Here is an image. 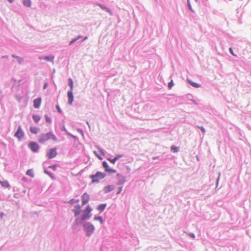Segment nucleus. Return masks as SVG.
Here are the masks:
<instances>
[{
  "mask_svg": "<svg viewBox=\"0 0 251 251\" xmlns=\"http://www.w3.org/2000/svg\"><path fill=\"white\" fill-rule=\"evenodd\" d=\"M50 139L56 141L57 138L52 133L48 132L41 134L39 136L38 141L40 143H44Z\"/></svg>",
  "mask_w": 251,
  "mask_h": 251,
  "instance_id": "nucleus-1",
  "label": "nucleus"
},
{
  "mask_svg": "<svg viewBox=\"0 0 251 251\" xmlns=\"http://www.w3.org/2000/svg\"><path fill=\"white\" fill-rule=\"evenodd\" d=\"M105 176V174L100 172H98L95 175L90 176V177L92 179V182H99L100 180L103 179Z\"/></svg>",
  "mask_w": 251,
  "mask_h": 251,
  "instance_id": "nucleus-2",
  "label": "nucleus"
},
{
  "mask_svg": "<svg viewBox=\"0 0 251 251\" xmlns=\"http://www.w3.org/2000/svg\"><path fill=\"white\" fill-rule=\"evenodd\" d=\"M92 211V208L90 205H87L85 209L83 211V213L81 215V222L82 221L88 219L91 217V212Z\"/></svg>",
  "mask_w": 251,
  "mask_h": 251,
  "instance_id": "nucleus-3",
  "label": "nucleus"
},
{
  "mask_svg": "<svg viewBox=\"0 0 251 251\" xmlns=\"http://www.w3.org/2000/svg\"><path fill=\"white\" fill-rule=\"evenodd\" d=\"M84 230L87 236H90L94 232L95 227L89 223H87L83 225Z\"/></svg>",
  "mask_w": 251,
  "mask_h": 251,
  "instance_id": "nucleus-4",
  "label": "nucleus"
},
{
  "mask_svg": "<svg viewBox=\"0 0 251 251\" xmlns=\"http://www.w3.org/2000/svg\"><path fill=\"white\" fill-rule=\"evenodd\" d=\"M28 147L33 152H36L39 149V145L38 144L34 142H31L28 144Z\"/></svg>",
  "mask_w": 251,
  "mask_h": 251,
  "instance_id": "nucleus-5",
  "label": "nucleus"
},
{
  "mask_svg": "<svg viewBox=\"0 0 251 251\" xmlns=\"http://www.w3.org/2000/svg\"><path fill=\"white\" fill-rule=\"evenodd\" d=\"M57 155L56 150L55 148L50 149L47 153V156L49 158H52Z\"/></svg>",
  "mask_w": 251,
  "mask_h": 251,
  "instance_id": "nucleus-6",
  "label": "nucleus"
},
{
  "mask_svg": "<svg viewBox=\"0 0 251 251\" xmlns=\"http://www.w3.org/2000/svg\"><path fill=\"white\" fill-rule=\"evenodd\" d=\"M90 196L86 193H84L81 196L82 205L83 206L86 204L89 201Z\"/></svg>",
  "mask_w": 251,
  "mask_h": 251,
  "instance_id": "nucleus-7",
  "label": "nucleus"
},
{
  "mask_svg": "<svg viewBox=\"0 0 251 251\" xmlns=\"http://www.w3.org/2000/svg\"><path fill=\"white\" fill-rule=\"evenodd\" d=\"M24 136V133L21 128V126H19L18 130L14 135V136L21 140Z\"/></svg>",
  "mask_w": 251,
  "mask_h": 251,
  "instance_id": "nucleus-8",
  "label": "nucleus"
},
{
  "mask_svg": "<svg viewBox=\"0 0 251 251\" xmlns=\"http://www.w3.org/2000/svg\"><path fill=\"white\" fill-rule=\"evenodd\" d=\"M67 96H68V103L70 105H71L72 104L73 100H74L73 91H68Z\"/></svg>",
  "mask_w": 251,
  "mask_h": 251,
  "instance_id": "nucleus-9",
  "label": "nucleus"
},
{
  "mask_svg": "<svg viewBox=\"0 0 251 251\" xmlns=\"http://www.w3.org/2000/svg\"><path fill=\"white\" fill-rule=\"evenodd\" d=\"M41 98H37L33 100V106L35 108H39L41 103Z\"/></svg>",
  "mask_w": 251,
  "mask_h": 251,
  "instance_id": "nucleus-10",
  "label": "nucleus"
},
{
  "mask_svg": "<svg viewBox=\"0 0 251 251\" xmlns=\"http://www.w3.org/2000/svg\"><path fill=\"white\" fill-rule=\"evenodd\" d=\"M30 131L32 134H36L39 131V128L35 126H31L30 127Z\"/></svg>",
  "mask_w": 251,
  "mask_h": 251,
  "instance_id": "nucleus-11",
  "label": "nucleus"
},
{
  "mask_svg": "<svg viewBox=\"0 0 251 251\" xmlns=\"http://www.w3.org/2000/svg\"><path fill=\"white\" fill-rule=\"evenodd\" d=\"M102 165H103V167L105 168L106 171L109 172H115L114 170H113L111 169L108 168V165L106 162L103 161L102 162Z\"/></svg>",
  "mask_w": 251,
  "mask_h": 251,
  "instance_id": "nucleus-12",
  "label": "nucleus"
},
{
  "mask_svg": "<svg viewBox=\"0 0 251 251\" xmlns=\"http://www.w3.org/2000/svg\"><path fill=\"white\" fill-rule=\"evenodd\" d=\"M122 156L121 155H117L116 156H115L114 158H108V160H109L111 163L114 164L115 162L118 159L119 157H122Z\"/></svg>",
  "mask_w": 251,
  "mask_h": 251,
  "instance_id": "nucleus-13",
  "label": "nucleus"
},
{
  "mask_svg": "<svg viewBox=\"0 0 251 251\" xmlns=\"http://www.w3.org/2000/svg\"><path fill=\"white\" fill-rule=\"evenodd\" d=\"M113 189V187L112 186L108 185V186H105L103 190L105 193H108V192H110Z\"/></svg>",
  "mask_w": 251,
  "mask_h": 251,
  "instance_id": "nucleus-14",
  "label": "nucleus"
},
{
  "mask_svg": "<svg viewBox=\"0 0 251 251\" xmlns=\"http://www.w3.org/2000/svg\"><path fill=\"white\" fill-rule=\"evenodd\" d=\"M32 118H33L34 121L36 123H38L41 119V118L39 116L36 115H33L32 116Z\"/></svg>",
  "mask_w": 251,
  "mask_h": 251,
  "instance_id": "nucleus-15",
  "label": "nucleus"
},
{
  "mask_svg": "<svg viewBox=\"0 0 251 251\" xmlns=\"http://www.w3.org/2000/svg\"><path fill=\"white\" fill-rule=\"evenodd\" d=\"M189 83L193 87H195V88H198L199 87H200V85L197 83H195V82H192L191 80H188Z\"/></svg>",
  "mask_w": 251,
  "mask_h": 251,
  "instance_id": "nucleus-16",
  "label": "nucleus"
},
{
  "mask_svg": "<svg viewBox=\"0 0 251 251\" xmlns=\"http://www.w3.org/2000/svg\"><path fill=\"white\" fill-rule=\"evenodd\" d=\"M73 211L74 213L75 216L77 217L80 214V209H79V208L78 207V209H74L73 210Z\"/></svg>",
  "mask_w": 251,
  "mask_h": 251,
  "instance_id": "nucleus-17",
  "label": "nucleus"
},
{
  "mask_svg": "<svg viewBox=\"0 0 251 251\" xmlns=\"http://www.w3.org/2000/svg\"><path fill=\"white\" fill-rule=\"evenodd\" d=\"M68 81H69V85L70 86V88H71L70 91H73V87H74L73 79L71 78H69Z\"/></svg>",
  "mask_w": 251,
  "mask_h": 251,
  "instance_id": "nucleus-18",
  "label": "nucleus"
},
{
  "mask_svg": "<svg viewBox=\"0 0 251 251\" xmlns=\"http://www.w3.org/2000/svg\"><path fill=\"white\" fill-rule=\"evenodd\" d=\"M26 174L32 177L34 176L33 171L32 169H29L26 171Z\"/></svg>",
  "mask_w": 251,
  "mask_h": 251,
  "instance_id": "nucleus-19",
  "label": "nucleus"
},
{
  "mask_svg": "<svg viewBox=\"0 0 251 251\" xmlns=\"http://www.w3.org/2000/svg\"><path fill=\"white\" fill-rule=\"evenodd\" d=\"M23 3L24 5L27 7H30L31 5V2L30 0H24Z\"/></svg>",
  "mask_w": 251,
  "mask_h": 251,
  "instance_id": "nucleus-20",
  "label": "nucleus"
},
{
  "mask_svg": "<svg viewBox=\"0 0 251 251\" xmlns=\"http://www.w3.org/2000/svg\"><path fill=\"white\" fill-rule=\"evenodd\" d=\"M0 184L2 186L4 187H8L9 186V184L8 182L6 181H1L0 180Z\"/></svg>",
  "mask_w": 251,
  "mask_h": 251,
  "instance_id": "nucleus-21",
  "label": "nucleus"
},
{
  "mask_svg": "<svg viewBox=\"0 0 251 251\" xmlns=\"http://www.w3.org/2000/svg\"><path fill=\"white\" fill-rule=\"evenodd\" d=\"M105 207H106L105 204H102L99 206V207H98V209L100 211H102L105 209Z\"/></svg>",
  "mask_w": 251,
  "mask_h": 251,
  "instance_id": "nucleus-22",
  "label": "nucleus"
},
{
  "mask_svg": "<svg viewBox=\"0 0 251 251\" xmlns=\"http://www.w3.org/2000/svg\"><path fill=\"white\" fill-rule=\"evenodd\" d=\"M98 5L99 6H100L101 9L105 10L107 12H109L110 11L108 8L106 7L105 6H104L100 4H98Z\"/></svg>",
  "mask_w": 251,
  "mask_h": 251,
  "instance_id": "nucleus-23",
  "label": "nucleus"
},
{
  "mask_svg": "<svg viewBox=\"0 0 251 251\" xmlns=\"http://www.w3.org/2000/svg\"><path fill=\"white\" fill-rule=\"evenodd\" d=\"M171 151L176 152L178 151V148L176 147L172 146L171 148Z\"/></svg>",
  "mask_w": 251,
  "mask_h": 251,
  "instance_id": "nucleus-24",
  "label": "nucleus"
},
{
  "mask_svg": "<svg viewBox=\"0 0 251 251\" xmlns=\"http://www.w3.org/2000/svg\"><path fill=\"white\" fill-rule=\"evenodd\" d=\"M53 58H54V57L53 56H50V57H45L44 58V59H46L48 61H53Z\"/></svg>",
  "mask_w": 251,
  "mask_h": 251,
  "instance_id": "nucleus-25",
  "label": "nucleus"
},
{
  "mask_svg": "<svg viewBox=\"0 0 251 251\" xmlns=\"http://www.w3.org/2000/svg\"><path fill=\"white\" fill-rule=\"evenodd\" d=\"M174 85V83L173 80H171L169 83H168V88L169 89H171L173 86Z\"/></svg>",
  "mask_w": 251,
  "mask_h": 251,
  "instance_id": "nucleus-26",
  "label": "nucleus"
},
{
  "mask_svg": "<svg viewBox=\"0 0 251 251\" xmlns=\"http://www.w3.org/2000/svg\"><path fill=\"white\" fill-rule=\"evenodd\" d=\"M16 58L17 59V60L19 63H22L24 61L23 58H21L19 56H16Z\"/></svg>",
  "mask_w": 251,
  "mask_h": 251,
  "instance_id": "nucleus-27",
  "label": "nucleus"
},
{
  "mask_svg": "<svg viewBox=\"0 0 251 251\" xmlns=\"http://www.w3.org/2000/svg\"><path fill=\"white\" fill-rule=\"evenodd\" d=\"M95 219L99 221L100 223H102V219L101 217H95Z\"/></svg>",
  "mask_w": 251,
  "mask_h": 251,
  "instance_id": "nucleus-28",
  "label": "nucleus"
},
{
  "mask_svg": "<svg viewBox=\"0 0 251 251\" xmlns=\"http://www.w3.org/2000/svg\"><path fill=\"white\" fill-rule=\"evenodd\" d=\"M46 121L47 123H50L51 122V119L50 117H48L47 116H46Z\"/></svg>",
  "mask_w": 251,
  "mask_h": 251,
  "instance_id": "nucleus-29",
  "label": "nucleus"
},
{
  "mask_svg": "<svg viewBox=\"0 0 251 251\" xmlns=\"http://www.w3.org/2000/svg\"><path fill=\"white\" fill-rule=\"evenodd\" d=\"M45 173L46 174H47L49 175V176L51 177V178H52V179H53V178H53V175H52L51 173H50L48 172L47 171H46V170H45Z\"/></svg>",
  "mask_w": 251,
  "mask_h": 251,
  "instance_id": "nucleus-30",
  "label": "nucleus"
},
{
  "mask_svg": "<svg viewBox=\"0 0 251 251\" xmlns=\"http://www.w3.org/2000/svg\"><path fill=\"white\" fill-rule=\"evenodd\" d=\"M56 109H57L59 113H62V111H61V109L60 108V107H59V105H57L56 106Z\"/></svg>",
  "mask_w": 251,
  "mask_h": 251,
  "instance_id": "nucleus-31",
  "label": "nucleus"
},
{
  "mask_svg": "<svg viewBox=\"0 0 251 251\" xmlns=\"http://www.w3.org/2000/svg\"><path fill=\"white\" fill-rule=\"evenodd\" d=\"M49 167L51 168L53 170L55 171L56 168V166L52 165V166H50Z\"/></svg>",
  "mask_w": 251,
  "mask_h": 251,
  "instance_id": "nucleus-32",
  "label": "nucleus"
},
{
  "mask_svg": "<svg viewBox=\"0 0 251 251\" xmlns=\"http://www.w3.org/2000/svg\"><path fill=\"white\" fill-rule=\"evenodd\" d=\"M77 41V39H75H75H73L72 41H70V44H70V45H71V44H73L74 43H75V41Z\"/></svg>",
  "mask_w": 251,
  "mask_h": 251,
  "instance_id": "nucleus-33",
  "label": "nucleus"
},
{
  "mask_svg": "<svg viewBox=\"0 0 251 251\" xmlns=\"http://www.w3.org/2000/svg\"><path fill=\"white\" fill-rule=\"evenodd\" d=\"M230 52L234 56H236L234 53H233V50L231 48H229V49Z\"/></svg>",
  "mask_w": 251,
  "mask_h": 251,
  "instance_id": "nucleus-34",
  "label": "nucleus"
},
{
  "mask_svg": "<svg viewBox=\"0 0 251 251\" xmlns=\"http://www.w3.org/2000/svg\"><path fill=\"white\" fill-rule=\"evenodd\" d=\"M199 128L201 129L202 133H204L205 132V129L202 126L199 127Z\"/></svg>",
  "mask_w": 251,
  "mask_h": 251,
  "instance_id": "nucleus-35",
  "label": "nucleus"
},
{
  "mask_svg": "<svg viewBox=\"0 0 251 251\" xmlns=\"http://www.w3.org/2000/svg\"><path fill=\"white\" fill-rule=\"evenodd\" d=\"M79 208V209H81V206L79 205H76L75 206V209H78V208Z\"/></svg>",
  "mask_w": 251,
  "mask_h": 251,
  "instance_id": "nucleus-36",
  "label": "nucleus"
},
{
  "mask_svg": "<svg viewBox=\"0 0 251 251\" xmlns=\"http://www.w3.org/2000/svg\"><path fill=\"white\" fill-rule=\"evenodd\" d=\"M190 236L193 238H195V235L194 234H190Z\"/></svg>",
  "mask_w": 251,
  "mask_h": 251,
  "instance_id": "nucleus-37",
  "label": "nucleus"
},
{
  "mask_svg": "<svg viewBox=\"0 0 251 251\" xmlns=\"http://www.w3.org/2000/svg\"><path fill=\"white\" fill-rule=\"evenodd\" d=\"M81 38V36H78L75 39H77V40Z\"/></svg>",
  "mask_w": 251,
  "mask_h": 251,
  "instance_id": "nucleus-38",
  "label": "nucleus"
},
{
  "mask_svg": "<svg viewBox=\"0 0 251 251\" xmlns=\"http://www.w3.org/2000/svg\"><path fill=\"white\" fill-rule=\"evenodd\" d=\"M8 0L10 3L14 1V0Z\"/></svg>",
  "mask_w": 251,
  "mask_h": 251,
  "instance_id": "nucleus-39",
  "label": "nucleus"
},
{
  "mask_svg": "<svg viewBox=\"0 0 251 251\" xmlns=\"http://www.w3.org/2000/svg\"><path fill=\"white\" fill-rule=\"evenodd\" d=\"M12 56L13 57H14V58H16V56H16V55H14V54H13V55H12Z\"/></svg>",
  "mask_w": 251,
  "mask_h": 251,
  "instance_id": "nucleus-40",
  "label": "nucleus"
},
{
  "mask_svg": "<svg viewBox=\"0 0 251 251\" xmlns=\"http://www.w3.org/2000/svg\"><path fill=\"white\" fill-rule=\"evenodd\" d=\"M47 86V84H45L44 86V88L45 89Z\"/></svg>",
  "mask_w": 251,
  "mask_h": 251,
  "instance_id": "nucleus-41",
  "label": "nucleus"
},
{
  "mask_svg": "<svg viewBox=\"0 0 251 251\" xmlns=\"http://www.w3.org/2000/svg\"><path fill=\"white\" fill-rule=\"evenodd\" d=\"M87 39V37H85L84 38V40H85Z\"/></svg>",
  "mask_w": 251,
  "mask_h": 251,
  "instance_id": "nucleus-42",
  "label": "nucleus"
},
{
  "mask_svg": "<svg viewBox=\"0 0 251 251\" xmlns=\"http://www.w3.org/2000/svg\"><path fill=\"white\" fill-rule=\"evenodd\" d=\"M75 201V202H78V201H79V200H76V201Z\"/></svg>",
  "mask_w": 251,
  "mask_h": 251,
  "instance_id": "nucleus-43",
  "label": "nucleus"
},
{
  "mask_svg": "<svg viewBox=\"0 0 251 251\" xmlns=\"http://www.w3.org/2000/svg\"><path fill=\"white\" fill-rule=\"evenodd\" d=\"M73 201H74V200H71V202H73Z\"/></svg>",
  "mask_w": 251,
  "mask_h": 251,
  "instance_id": "nucleus-44",
  "label": "nucleus"
}]
</instances>
